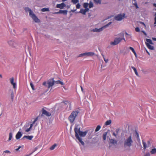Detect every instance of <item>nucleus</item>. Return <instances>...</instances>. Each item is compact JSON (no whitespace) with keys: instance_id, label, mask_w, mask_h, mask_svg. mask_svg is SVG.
Segmentation results:
<instances>
[{"instance_id":"obj_48","label":"nucleus","mask_w":156,"mask_h":156,"mask_svg":"<svg viewBox=\"0 0 156 156\" xmlns=\"http://www.w3.org/2000/svg\"><path fill=\"white\" fill-rule=\"evenodd\" d=\"M31 129L29 127V128H27V129H26V130H25V131L27 132H28Z\"/></svg>"},{"instance_id":"obj_7","label":"nucleus","mask_w":156,"mask_h":156,"mask_svg":"<svg viewBox=\"0 0 156 156\" xmlns=\"http://www.w3.org/2000/svg\"><path fill=\"white\" fill-rule=\"evenodd\" d=\"M112 23V22H109L108 24H106L102 27H101L99 29H98L97 28H95L94 29L92 30V31L93 32H101V31H102L104 29L106 28L108 26L110 25Z\"/></svg>"},{"instance_id":"obj_1","label":"nucleus","mask_w":156,"mask_h":156,"mask_svg":"<svg viewBox=\"0 0 156 156\" xmlns=\"http://www.w3.org/2000/svg\"><path fill=\"white\" fill-rule=\"evenodd\" d=\"M133 141L132 139L131 135H130L128 137L124 139L123 143L124 147L126 148L127 147L130 148L132 146Z\"/></svg>"},{"instance_id":"obj_61","label":"nucleus","mask_w":156,"mask_h":156,"mask_svg":"<svg viewBox=\"0 0 156 156\" xmlns=\"http://www.w3.org/2000/svg\"><path fill=\"white\" fill-rule=\"evenodd\" d=\"M146 52L147 53V54L149 55H150V53L146 50Z\"/></svg>"},{"instance_id":"obj_10","label":"nucleus","mask_w":156,"mask_h":156,"mask_svg":"<svg viewBox=\"0 0 156 156\" xmlns=\"http://www.w3.org/2000/svg\"><path fill=\"white\" fill-rule=\"evenodd\" d=\"M8 43L10 46L13 48H15L17 46L16 42L13 40L8 41Z\"/></svg>"},{"instance_id":"obj_31","label":"nucleus","mask_w":156,"mask_h":156,"mask_svg":"<svg viewBox=\"0 0 156 156\" xmlns=\"http://www.w3.org/2000/svg\"><path fill=\"white\" fill-rule=\"evenodd\" d=\"M107 135V133L105 132L104 133L103 135V139L104 140H105L106 138V136Z\"/></svg>"},{"instance_id":"obj_41","label":"nucleus","mask_w":156,"mask_h":156,"mask_svg":"<svg viewBox=\"0 0 156 156\" xmlns=\"http://www.w3.org/2000/svg\"><path fill=\"white\" fill-rule=\"evenodd\" d=\"M144 156H151V154L149 152H147Z\"/></svg>"},{"instance_id":"obj_22","label":"nucleus","mask_w":156,"mask_h":156,"mask_svg":"<svg viewBox=\"0 0 156 156\" xmlns=\"http://www.w3.org/2000/svg\"><path fill=\"white\" fill-rule=\"evenodd\" d=\"M146 41L147 42V43H148L149 44H153L152 40L151 39L147 38L146 39Z\"/></svg>"},{"instance_id":"obj_33","label":"nucleus","mask_w":156,"mask_h":156,"mask_svg":"<svg viewBox=\"0 0 156 156\" xmlns=\"http://www.w3.org/2000/svg\"><path fill=\"white\" fill-rule=\"evenodd\" d=\"M57 146V144H54L53 145H52L50 147V149L51 150H54L55 147Z\"/></svg>"},{"instance_id":"obj_53","label":"nucleus","mask_w":156,"mask_h":156,"mask_svg":"<svg viewBox=\"0 0 156 156\" xmlns=\"http://www.w3.org/2000/svg\"><path fill=\"white\" fill-rule=\"evenodd\" d=\"M21 147V146H19L15 150H16V151H18V150L20 149V148Z\"/></svg>"},{"instance_id":"obj_23","label":"nucleus","mask_w":156,"mask_h":156,"mask_svg":"<svg viewBox=\"0 0 156 156\" xmlns=\"http://www.w3.org/2000/svg\"><path fill=\"white\" fill-rule=\"evenodd\" d=\"M131 67L134 70L136 75L138 76V74L137 72L136 69L135 67L133 66H132Z\"/></svg>"},{"instance_id":"obj_3","label":"nucleus","mask_w":156,"mask_h":156,"mask_svg":"<svg viewBox=\"0 0 156 156\" xmlns=\"http://www.w3.org/2000/svg\"><path fill=\"white\" fill-rule=\"evenodd\" d=\"M26 12L29 11V14L30 17L32 18L34 22L36 23H39L40 22V20L33 13V11L29 8L26 7L25 8Z\"/></svg>"},{"instance_id":"obj_15","label":"nucleus","mask_w":156,"mask_h":156,"mask_svg":"<svg viewBox=\"0 0 156 156\" xmlns=\"http://www.w3.org/2000/svg\"><path fill=\"white\" fill-rule=\"evenodd\" d=\"M34 136L32 135L31 136H29V135H25L24 136L22 139L21 140H23L25 138H26L27 139L31 140H32Z\"/></svg>"},{"instance_id":"obj_59","label":"nucleus","mask_w":156,"mask_h":156,"mask_svg":"<svg viewBox=\"0 0 156 156\" xmlns=\"http://www.w3.org/2000/svg\"><path fill=\"white\" fill-rule=\"evenodd\" d=\"M38 117H36L35 119L34 120H35V121H37V120H38Z\"/></svg>"},{"instance_id":"obj_55","label":"nucleus","mask_w":156,"mask_h":156,"mask_svg":"<svg viewBox=\"0 0 156 156\" xmlns=\"http://www.w3.org/2000/svg\"><path fill=\"white\" fill-rule=\"evenodd\" d=\"M59 84H61L62 85H64V83L63 82L60 81Z\"/></svg>"},{"instance_id":"obj_18","label":"nucleus","mask_w":156,"mask_h":156,"mask_svg":"<svg viewBox=\"0 0 156 156\" xmlns=\"http://www.w3.org/2000/svg\"><path fill=\"white\" fill-rule=\"evenodd\" d=\"M109 142L110 143L113 144H117V142L116 140L112 139H109Z\"/></svg>"},{"instance_id":"obj_8","label":"nucleus","mask_w":156,"mask_h":156,"mask_svg":"<svg viewBox=\"0 0 156 156\" xmlns=\"http://www.w3.org/2000/svg\"><path fill=\"white\" fill-rule=\"evenodd\" d=\"M125 14L124 13L119 14L115 17V19L118 21H121L125 17Z\"/></svg>"},{"instance_id":"obj_39","label":"nucleus","mask_w":156,"mask_h":156,"mask_svg":"<svg viewBox=\"0 0 156 156\" xmlns=\"http://www.w3.org/2000/svg\"><path fill=\"white\" fill-rule=\"evenodd\" d=\"M133 4L135 6L136 9H139V7L137 5V2H135L133 3Z\"/></svg>"},{"instance_id":"obj_38","label":"nucleus","mask_w":156,"mask_h":156,"mask_svg":"<svg viewBox=\"0 0 156 156\" xmlns=\"http://www.w3.org/2000/svg\"><path fill=\"white\" fill-rule=\"evenodd\" d=\"M89 4L88 3H84L83 5V6L84 8L87 7Z\"/></svg>"},{"instance_id":"obj_11","label":"nucleus","mask_w":156,"mask_h":156,"mask_svg":"<svg viewBox=\"0 0 156 156\" xmlns=\"http://www.w3.org/2000/svg\"><path fill=\"white\" fill-rule=\"evenodd\" d=\"M41 111L42 113V115L43 114H44L48 117H49L51 115V113L45 110L44 108H42Z\"/></svg>"},{"instance_id":"obj_57","label":"nucleus","mask_w":156,"mask_h":156,"mask_svg":"<svg viewBox=\"0 0 156 156\" xmlns=\"http://www.w3.org/2000/svg\"><path fill=\"white\" fill-rule=\"evenodd\" d=\"M33 123L30 124V128H31V129L33 127Z\"/></svg>"},{"instance_id":"obj_34","label":"nucleus","mask_w":156,"mask_h":156,"mask_svg":"<svg viewBox=\"0 0 156 156\" xmlns=\"http://www.w3.org/2000/svg\"><path fill=\"white\" fill-rule=\"evenodd\" d=\"M11 98L12 101H13L14 99V93L12 90H11Z\"/></svg>"},{"instance_id":"obj_52","label":"nucleus","mask_w":156,"mask_h":156,"mask_svg":"<svg viewBox=\"0 0 156 156\" xmlns=\"http://www.w3.org/2000/svg\"><path fill=\"white\" fill-rule=\"evenodd\" d=\"M112 135L115 136V137H116L117 134H116L114 132H113Z\"/></svg>"},{"instance_id":"obj_25","label":"nucleus","mask_w":156,"mask_h":156,"mask_svg":"<svg viewBox=\"0 0 156 156\" xmlns=\"http://www.w3.org/2000/svg\"><path fill=\"white\" fill-rule=\"evenodd\" d=\"M87 52H85L81 54L78 56V57H82L84 56H87Z\"/></svg>"},{"instance_id":"obj_60","label":"nucleus","mask_w":156,"mask_h":156,"mask_svg":"<svg viewBox=\"0 0 156 156\" xmlns=\"http://www.w3.org/2000/svg\"><path fill=\"white\" fill-rule=\"evenodd\" d=\"M140 23L141 24H142L144 25V26L145 25V23L144 22H140Z\"/></svg>"},{"instance_id":"obj_35","label":"nucleus","mask_w":156,"mask_h":156,"mask_svg":"<svg viewBox=\"0 0 156 156\" xmlns=\"http://www.w3.org/2000/svg\"><path fill=\"white\" fill-rule=\"evenodd\" d=\"M101 128V126L100 125H98L97 126V127L95 129V131L96 132L98 131Z\"/></svg>"},{"instance_id":"obj_6","label":"nucleus","mask_w":156,"mask_h":156,"mask_svg":"<svg viewBox=\"0 0 156 156\" xmlns=\"http://www.w3.org/2000/svg\"><path fill=\"white\" fill-rule=\"evenodd\" d=\"M79 113V112L78 111H75L71 113L68 117V119L71 123H72L74 122Z\"/></svg>"},{"instance_id":"obj_9","label":"nucleus","mask_w":156,"mask_h":156,"mask_svg":"<svg viewBox=\"0 0 156 156\" xmlns=\"http://www.w3.org/2000/svg\"><path fill=\"white\" fill-rule=\"evenodd\" d=\"M75 136L76 138L78 140L79 142L81 143V144L84 146V143L83 141H82L81 137H80L79 136V134H78L76 131V132Z\"/></svg>"},{"instance_id":"obj_5","label":"nucleus","mask_w":156,"mask_h":156,"mask_svg":"<svg viewBox=\"0 0 156 156\" xmlns=\"http://www.w3.org/2000/svg\"><path fill=\"white\" fill-rule=\"evenodd\" d=\"M55 83L54 78H52L48 80L47 82L45 81L43 83V85L47 87L48 90L51 87H52Z\"/></svg>"},{"instance_id":"obj_62","label":"nucleus","mask_w":156,"mask_h":156,"mask_svg":"<svg viewBox=\"0 0 156 156\" xmlns=\"http://www.w3.org/2000/svg\"><path fill=\"white\" fill-rule=\"evenodd\" d=\"M133 53H134V54L135 55V56L136 57V53L135 52H135H133Z\"/></svg>"},{"instance_id":"obj_51","label":"nucleus","mask_w":156,"mask_h":156,"mask_svg":"<svg viewBox=\"0 0 156 156\" xmlns=\"http://www.w3.org/2000/svg\"><path fill=\"white\" fill-rule=\"evenodd\" d=\"M60 80H57L55 81V83L56 84H59Z\"/></svg>"},{"instance_id":"obj_45","label":"nucleus","mask_w":156,"mask_h":156,"mask_svg":"<svg viewBox=\"0 0 156 156\" xmlns=\"http://www.w3.org/2000/svg\"><path fill=\"white\" fill-rule=\"evenodd\" d=\"M119 130H120L118 128V129H116L115 130V132H116V134H117V135H118V133L119 132Z\"/></svg>"},{"instance_id":"obj_54","label":"nucleus","mask_w":156,"mask_h":156,"mask_svg":"<svg viewBox=\"0 0 156 156\" xmlns=\"http://www.w3.org/2000/svg\"><path fill=\"white\" fill-rule=\"evenodd\" d=\"M147 144L148 145V146L149 147L150 145V141H147Z\"/></svg>"},{"instance_id":"obj_64","label":"nucleus","mask_w":156,"mask_h":156,"mask_svg":"<svg viewBox=\"0 0 156 156\" xmlns=\"http://www.w3.org/2000/svg\"><path fill=\"white\" fill-rule=\"evenodd\" d=\"M153 5L156 7V3H154L153 4Z\"/></svg>"},{"instance_id":"obj_32","label":"nucleus","mask_w":156,"mask_h":156,"mask_svg":"<svg viewBox=\"0 0 156 156\" xmlns=\"http://www.w3.org/2000/svg\"><path fill=\"white\" fill-rule=\"evenodd\" d=\"M142 144H143V146L144 147V149H145L147 147V144H146V143L145 142H144L143 140L142 141Z\"/></svg>"},{"instance_id":"obj_37","label":"nucleus","mask_w":156,"mask_h":156,"mask_svg":"<svg viewBox=\"0 0 156 156\" xmlns=\"http://www.w3.org/2000/svg\"><path fill=\"white\" fill-rule=\"evenodd\" d=\"M37 149V147H36L34 148V150L31 153H30L29 154H28L26 155V156H30L33 153H34L35 151H36Z\"/></svg>"},{"instance_id":"obj_30","label":"nucleus","mask_w":156,"mask_h":156,"mask_svg":"<svg viewBox=\"0 0 156 156\" xmlns=\"http://www.w3.org/2000/svg\"><path fill=\"white\" fill-rule=\"evenodd\" d=\"M112 122V121L111 120H109L105 122V125H110Z\"/></svg>"},{"instance_id":"obj_16","label":"nucleus","mask_w":156,"mask_h":156,"mask_svg":"<svg viewBox=\"0 0 156 156\" xmlns=\"http://www.w3.org/2000/svg\"><path fill=\"white\" fill-rule=\"evenodd\" d=\"M22 136V134L21 132L18 131L16 135V138L17 140L20 139Z\"/></svg>"},{"instance_id":"obj_50","label":"nucleus","mask_w":156,"mask_h":156,"mask_svg":"<svg viewBox=\"0 0 156 156\" xmlns=\"http://www.w3.org/2000/svg\"><path fill=\"white\" fill-rule=\"evenodd\" d=\"M4 153H11L10 151L8 150H6L4 151Z\"/></svg>"},{"instance_id":"obj_43","label":"nucleus","mask_w":156,"mask_h":156,"mask_svg":"<svg viewBox=\"0 0 156 156\" xmlns=\"http://www.w3.org/2000/svg\"><path fill=\"white\" fill-rule=\"evenodd\" d=\"M77 9H79L80 8V5L79 3H78L76 5Z\"/></svg>"},{"instance_id":"obj_27","label":"nucleus","mask_w":156,"mask_h":156,"mask_svg":"<svg viewBox=\"0 0 156 156\" xmlns=\"http://www.w3.org/2000/svg\"><path fill=\"white\" fill-rule=\"evenodd\" d=\"M94 2L96 4H101V0H94Z\"/></svg>"},{"instance_id":"obj_28","label":"nucleus","mask_w":156,"mask_h":156,"mask_svg":"<svg viewBox=\"0 0 156 156\" xmlns=\"http://www.w3.org/2000/svg\"><path fill=\"white\" fill-rule=\"evenodd\" d=\"M88 5L89 8H91L94 6L93 3L91 1L90 2Z\"/></svg>"},{"instance_id":"obj_46","label":"nucleus","mask_w":156,"mask_h":156,"mask_svg":"<svg viewBox=\"0 0 156 156\" xmlns=\"http://www.w3.org/2000/svg\"><path fill=\"white\" fill-rule=\"evenodd\" d=\"M64 102V103L65 104H67V103H69V105H70H70H71V103L70 102H68V101H65Z\"/></svg>"},{"instance_id":"obj_24","label":"nucleus","mask_w":156,"mask_h":156,"mask_svg":"<svg viewBox=\"0 0 156 156\" xmlns=\"http://www.w3.org/2000/svg\"><path fill=\"white\" fill-rule=\"evenodd\" d=\"M12 133L11 132L9 134V138L8 139V141H10L12 139Z\"/></svg>"},{"instance_id":"obj_19","label":"nucleus","mask_w":156,"mask_h":156,"mask_svg":"<svg viewBox=\"0 0 156 156\" xmlns=\"http://www.w3.org/2000/svg\"><path fill=\"white\" fill-rule=\"evenodd\" d=\"M135 134H136V138H137V141H140V138L139 135V133H138L137 131L136 130H135Z\"/></svg>"},{"instance_id":"obj_42","label":"nucleus","mask_w":156,"mask_h":156,"mask_svg":"<svg viewBox=\"0 0 156 156\" xmlns=\"http://www.w3.org/2000/svg\"><path fill=\"white\" fill-rule=\"evenodd\" d=\"M129 49L132 51L133 53L135 51L134 48L131 47H129Z\"/></svg>"},{"instance_id":"obj_29","label":"nucleus","mask_w":156,"mask_h":156,"mask_svg":"<svg viewBox=\"0 0 156 156\" xmlns=\"http://www.w3.org/2000/svg\"><path fill=\"white\" fill-rule=\"evenodd\" d=\"M87 56H92L94 55L95 53L93 52H87Z\"/></svg>"},{"instance_id":"obj_4","label":"nucleus","mask_w":156,"mask_h":156,"mask_svg":"<svg viewBox=\"0 0 156 156\" xmlns=\"http://www.w3.org/2000/svg\"><path fill=\"white\" fill-rule=\"evenodd\" d=\"M74 130L75 134H76V132L80 137H84L86 135L88 132V131L87 130L84 132L81 131L80 130V128L78 126H75Z\"/></svg>"},{"instance_id":"obj_21","label":"nucleus","mask_w":156,"mask_h":156,"mask_svg":"<svg viewBox=\"0 0 156 156\" xmlns=\"http://www.w3.org/2000/svg\"><path fill=\"white\" fill-rule=\"evenodd\" d=\"M41 11L42 12H48L49 11V8H43L41 9Z\"/></svg>"},{"instance_id":"obj_26","label":"nucleus","mask_w":156,"mask_h":156,"mask_svg":"<svg viewBox=\"0 0 156 156\" xmlns=\"http://www.w3.org/2000/svg\"><path fill=\"white\" fill-rule=\"evenodd\" d=\"M79 12L81 13L84 15H85L86 14V11H85L84 9H80V11Z\"/></svg>"},{"instance_id":"obj_56","label":"nucleus","mask_w":156,"mask_h":156,"mask_svg":"<svg viewBox=\"0 0 156 156\" xmlns=\"http://www.w3.org/2000/svg\"><path fill=\"white\" fill-rule=\"evenodd\" d=\"M143 32V33H144V35H145L146 36L147 35V33L145 32V31H142Z\"/></svg>"},{"instance_id":"obj_63","label":"nucleus","mask_w":156,"mask_h":156,"mask_svg":"<svg viewBox=\"0 0 156 156\" xmlns=\"http://www.w3.org/2000/svg\"><path fill=\"white\" fill-rule=\"evenodd\" d=\"M152 39L154 41H156V38H153Z\"/></svg>"},{"instance_id":"obj_36","label":"nucleus","mask_w":156,"mask_h":156,"mask_svg":"<svg viewBox=\"0 0 156 156\" xmlns=\"http://www.w3.org/2000/svg\"><path fill=\"white\" fill-rule=\"evenodd\" d=\"M71 2H73V4H75L79 2V0H72Z\"/></svg>"},{"instance_id":"obj_17","label":"nucleus","mask_w":156,"mask_h":156,"mask_svg":"<svg viewBox=\"0 0 156 156\" xmlns=\"http://www.w3.org/2000/svg\"><path fill=\"white\" fill-rule=\"evenodd\" d=\"M146 45L147 47L149 49L151 50H153L154 49V47L148 43H146Z\"/></svg>"},{"instance_id":"obj_12","label":"nucleus","mask_w":156,"mask_h":156,"mask_svg":"<svg viewBox=\"0 0 156 156\" xmlns=\"http://www.w3.org/2000/svg\"><path fill=\"white\" fill-rule=\"evenodd\" d=\"M11 83L13 85V88L15 89L16 88V83L14 82V78L13 77L10 79Z\"/></svg>"},{"instance_id":"obj_58","label":"nucleus","mask_w":156,"mask_h":156,"mask_svg":"<svg viewBox=\"0 0 156 156\" xmlns=\"http://www.w3.org/2000/svg\"><path fill=\"white\" fill-rule=\"evenodd\" d=\"M154 24H156V16L154 18Z\"/></svg>"},{"instance_id":"obj_49","label":"nucleus","mask_w":156,"mask_h":156,"mask_svg":"<svg viewBox=\"0 0 156 156\" xmlns=\"http://www.w3.org/2000/svg\"><path fill=\"white\" fill-rule=\"evenodd\" d=\"M84 10L86 11V12H87L89 10V8L88 7L85 8Z\"/></svg>"},{"instance_id":"obj_44","label":"nucleus","mask_w":156,"mask_h":156,"mask_svg":"<svg viewBox=\"0 0 156 156\" xmlns=\"http://www.w3.org/2000/svg\"><path fill=\"white\" fill-rule=\"evenodd\" d=\"M135 30L136 32H139L140 31V29L139 27H136L135 28Z\"/></svg>"},{"instance_id":"obj_13","label":"nucleus","mask_w":156,"mask_h":156,"mask_svg":"<svg viewBox=\"0 0 156 156\" xmlns=\"http://www.w3.org/2000/svg\"><path fill=\"white\" fill-rule=\"evenodd\" d=\"M67 10H60L58 12H56L55 13L57 14H63L65 15H66L67 14Z\"/></svg>"},{"instance_id":"obj_2","label":"nucleus","mask_w":156,"mask_h":156,"mask_svg":"<svg viewBox=\"0 0 156 156\" xmlns=\"http://www.w3.org/2000/svg\"><path fill=\"white\" fill-rule=\"evenodd\" d=\"M119 36L120 37H119L115 38L113 42H111L110 44L111 45H115L119 44L122 40H124L126 41L124 38V34L123 33H121L119 34Z\"/></svg>"},{"instance_id":"obj_47","label":"nucleus","mask_w":156,"mask_h":156,"mask_svg":"<svg viewBox=\"0 0 156 156\" xmlns=\"http://www.w3.org/2000/svg\"><path fill=\"white\" fill-rule=\"evenodd\" d=\"M104 60L106 63H107L108 61V59H106L105 58H104Z\"/></svg>"},{"instance_id":"obj_14","label":"nucleus","mask_w":156,"mask_h":156,"mask_svg":"<svg viewBox=\"0 0 156 156\" xmlns=\"http://www.w3.org/2000/svg\"><path fill=\"white\" fill-rule=\"evenodd\" d=\"M66 5L65 4L62 2L60 4H58L56 5V7L58 8H59L60 9H63L64 7H65Z\"/></svg>"},{"instance_id":"obj_40","label":"nucleus","mask_w":156,"mask_h":156,"mask_svg":"<svg viewBox=\"0 0 156 156\" xmlns=\"http://www.w3.org/2000/svg\"><path fill=\"white\" fill-rule=\"evenodd\" d=\"M30 85L31 86V87L32 89L34 90V85L32 83H31V82L30 83Z\"/></svg>"},{"instance_id":"obj_20","label":"nucleus","mask_w":156,"mask_h":156,"mask_svg":"<svg viewBox=\"0 0 156 156\" xmlns=\"http://www.w3.org/2000/svg\"><path fill=\"white\" fill-rule=\"evenodd\" d=\"M150 153L152 154H156V148H154L152 149Z\"/></svg>"}]
</instances>
